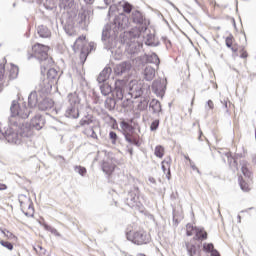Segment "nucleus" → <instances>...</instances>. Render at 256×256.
I'll list each match as a JSON object with an SVG mask.
<instances>
[{
    "label": "nucleus",
    "mask_w": 256,
    "mask_h": 256,
    "mask_svg": "<svg viewBox=\"0 0 256 256\" xmlns=\"http://www.w3.org/2000/svg\"><path fill=\"white\" fill-rule=\"evenodd\" d=\"M28 211L29 212H24V215L26 217H33L34 210L30 199H28Z\"/></svg>",
    "instance_id": "45"
},
{
    "label": "nucleus",
    "mask_w": 256,
    "mask_h": 256,
    "mask_svg": "<svg viewBox=\"0 0 256 256\" xmlns=\"http://www.w3.org/2000/svg\"><path fill=\"white\" fill-rule=\"evenodd\" d=\"M204 249H205L208 253H213V251H215V250H214L213 243L204 244Z\"/></svg>",
    "instance_id": "50"
},
{
    "label": "nucleus",
    "mask_w": 256,
    "mask_h": 256,
    "mask_svg": "<svg viewBox=\"0 0 256 256\" xmlns=\"http://www.w3.org/2000/svg\"><path fill=\"white\" fill-rule=\"evenodd\" d=\"M86 5H93L95 3V0H84Z\"/></svg>",
    "instance_id": "58"
},
{
    "label": "nucleus",
    "mask_w": 256,
    "mask_h": 256,
    "mask_svg": "<svg viewBox=\"0 0 256 256\" xmlns=\"http://www.w3.org/2000/svg\"><path fill=\"white\" fill-rule=\"evenodd\" d=\"M159 129V120H154L150 125V131H157Z\"/></svg>",
    "instance_id": "49"
},
{
    "label": "nucleus",
    "mask_w": 256,
    "mask_h": 256,
    "mask_svg": "<svg viewBox=\"0 0 256 256\" xmlns=\"http://www.w3.org/2000/svg\"><path fill=\"white\" fill-rule=\"evenodd\" d=\"M109 138L111 139L113 145H115V143L117 142V133H115L114 131H111L109 133Z\"/></svg>",
    "instance_id": "52"
},
{
    "label": "nucleus",
    "mask_w": 256,
    "mask_h": 256,
    "mask_svg": "<svg viewBox=\"0 0 256 256\" xmlns=\"http://www.w3.org/2000/svg\"><path fill=\"white\" fill-rule=\"evenodd\" d=\"M238 181L242 191H249V184L243 179V177H239Z\"/></svg>",
    "instance_id": "42"
},
{
    "label": "nucleus",
    "mask_w": 256,
    "mask_h": 256,
    "mask_svg": "<svg viewBox=\"0 0 256 256\" xmlns=\"http://www.w3.org/2000/svg\"><path fill=\"white\" fill-rule=\"evenodd\" d=\"M241 171L244 175V177L246 179H250L251 178V172L249 171V168H247V162H245V160H243L241 163Z\"/></svg>",
    "instance_id": "37"
},
{
    "label": "nucleus",
    "mask_w": 256,
    "mask_h": 256,
    "mask_svg": "<svg viewBox=\"0 0 256 256\" xmlns=\"http://www.w3.org/2000/svg\"><path fill=\"white\" fill-rule=\"evenodd\" d=\"M31 127L36 129V131H41L43 127H45V118L41 115H36L32 120H31Z\"/></svg>",
    "instance_id": "19"
},
{
    "label": "nucleus",
    "mask_w": 256,
    "mask_h": 256,
    "mask_svg": "<svg viewBox=\"0 0 256 256\" xmlns=\"http://www.w3.org/2000/svg\"><path fill=\"white\" fill-rule=\"evenodd\" d=\"M130 36L131 34H129V32H124V34L121 35V43H123V45H126L127 53H129L130 55H136V53H139V46L137 45V43L129 40Z\"/></svg>",
    "instance_id": "10"
},
{
    "label": "nucleus",
    "mask_w": 256,
    "mask_h": 256,
    "mask_svg": "<svg viewBox=\"0 0 256 256\" xmlns=\"http://www.w3.org/2000/svg\"><path fill=\"white\" fill-rule=\"evenodd\" d=\"M164 154H165V149L162 146H156L154 155H156V157H159V159H161Z\"/></svg>",
    "instance_id": "43"
},
{
    "label": "nucleus",
    "mask_w": 256,
    "mask_h": 256,
    "mask_svg": "<svg viewBox=\"0 0 256 256\" xmlns=\"http://www.w3.org/2000/svg\"><path fill=\"white\" fill-rule=\"evenodd\" d=\"M132 20L133 23H136V25H143L145 18L139 10H135L132 12Z\"/></svg>",
    "instance_id": "29"
},
{
    "label": "nucleus",
    "mask_w": 256,
    "mask_h": 256,
    "mask_svg": "<svg viewBox=\"0 0 256 256\" xmlns=\"http://www.w3.org/2000/svg\"><path fill=\"white\" fill-rule=\"evenodd\" d=\"M170 167H171V162H169L167 160L162 161V171H163V173H167V171H168V174H167L168 179H170V175H171Z\"/></svg>",
    "instance_id": "39"
},
{
    "label": "nucleus",
    "mask_w": 256,
    "mask_h": 256,
    "mask_svg": "<svg viewBox=\"0 0 256 256\" xmlns=\"http://www.w3.org/2000/svg\"><path fill=\"white\" fill-rule=\"evenodd\" d=\"M10 126L2 132V139H6L8 143H14L15 145L21 143V137L19 132H17V122L16 120H9Z\"/></svg>",
    "instance_id": "6"
},
{
    "label": "nucleus",
    "mask_w": 256,
    "mask_h": 256,
    "mask_svg": "<svg viewBox=\"0 0 256 256\" xmlns=\"http://www.w3.org/2000/svg\"><path fill=\"white\" fill-rule=\"evenodd\" d=\"M100 91L101 94L104 95V97H107V95L113 93V88L109 85V83H103L100 85Z\"/></svg>",
    "instance_id": "34"
},
{
    "label": "nucleus",
    "mask_w": 256,
    "mask_h": 256,
    "mask_svg": "<svg viewBox=\"0 0 256 256\" xmlns=\"http://www.w3.org/2000/svg\"><path fill=\"white\" fill-rule=\"evenodd\" d=\"M93 17V10L88 8H82L78 14V23L85 29V27H89V23H91V19Z\"/></svg>",
    "instance_id": "11"
},
{
    "label": "nucleus",
    "mask_w": 256,
    "mask_h": 256,
    "mask_svg": "<svg viewBox=\"0 0 256 256\" xmlns=\"http://www.w3.org/2000/svg\"><path fill=\"white\" fill-rule=\"evenodd\" d=\"M189 163H190L191 169H193V171H197V173H199V168H197V166H195V163L191 159H189Z\"/></svg>",
    "instance_id": "55"
},
{
    "label": "nucleus",
    "mask_w": 256,
    "mask_h": 256,
    "mask_svg": "<svg viewBox=\"0 0 256 256\" xmlns=\"http://www.w3.org/2000/svg\"><path fill=\"white\" fill-rule=\"evenodd\" d=\"M233 34H230L229 36L226 37L225 39V43H226V47H228V49H231V47H233Z\"/></svg>",
    "instance_id": "46"
},
{
    "label": "nucleus",
    "mask_w": 256,
    "mask_h": 256,
    "mask_svg": "<svg viewBox=\"0 0 256 256\" xmlns=\"http://www.w3.org/2000/svg\"><path fill=\"white\" fill-rule=\"evenodd\" d=\"M231 51H233V53H237V48H235V47H233V46H231Z\"/></svg>",
    "instance_id": "63"
},
{
    "label": "nucleus",
    "mask_w": 256,
    "mask_h": 256,
    "mask_svg": "<svg viewBox=\"0 0 256 256\" xmlns=\"http://www.w3.org/2000/svg\"><path fill=\"white\" fill-rule=\"evenodd\" d=\"M185 245L189 256L199 255V252L201 251L199 245L191 244L189 242H186Z\"/></svg>",
    "instance_id": "27"
},
{
    "label": "nucleus",
    "mask_w": 256,
    "mask_h": 256,
    "mask_svg": "<svg viewBox=\"0 0 256 256\" xmlns=\"http://www.w3.org/2000/svg\"><path fill=\"white\" fill-rule=\"evenodd\" d=\"M112 69L111 67H105L99 74L97 81L98 83H105L107 79L111 76Z\"/></svg>",
    "instance_id": "23"
},
{
    "label": "nucleus",
    "mask_w": 256,
    "mask_h": 256,
    "mask_svg": "<svg viewBox=\"0 0 256 256\" xmlns=\"http://www.w3.org/2000/svg\"><path fill=\"white\" fill-rule=\"evenodd\" d=\"M37 33L39 37H42V39H49V37H51V30H49L45 25L38 26Z\"/></svg>",
    "instance_id": "26"
},
{
    "label": "nucleus",
    "mask_w": 256,
    "mask_h": 256,
    "mask_svg": "<svg viewBox=\"0 0 256 256\" xmlns=\"http://www.w3.org/2000/svg\"><path fill=\"white\" fill-rule=\"evenodd\" d=\"M226 156L230 165V169H232V171H237V160H235V158H233L231 154H226Z\"/></svg>",
    "instance_id": "40"
},
{
    "label": "nucleus",
    "mask_w": 256,
    "mask_h": 256,
    "mask_svg": "<svg viewBox=\"0 0 256 256\" xmlns=\"http://www.w3.org/2000/svg\"><path fill=\"white\" fill-rule=\"evenodd\" d=\"M113 0H104V3L107 6H109L112 3Z\"/></svg>",
    "instance_id": "60"
},
{
    "label": "nucleus",
    "mask_w": 256,
    "mask_h": 256,
    "mask_svg": "<svg viewBox=\"0 0 256 256\" xmlns=\"http://www.w3.org/2000/svg\"><path fill=\"white\" fill-rule=\"evenodd\" d=\"M60 9H64V11H70L75 7V0H59Z\"/></svg>",
    "instance_id": "28"
},
{
    "label": "nucleus",
    "mask_w": 256,
    "mask_h": 256,
    "mask_svg": "<svg viewBox=\"0 0 256 256\" xmlns=\"http://www.w3.org/2000/svg\"><path fill=\"white\" fill-rule=\"evenodd\" d=\"M46 81H49L52 84H56L59 81V72H57L54 68H50L47 71Z\"/></svg>",
    "instance_id": "22"
},
{
    "label": "nucleus",
    "mask_w": 256,
    "mask_h": 256,
    "mask_svg": "<svg viewBox=\"0 0 256 256\" xmlns=\"http://www.w3.org/2000/svg\"><path fill=\"white\" fill-rule=\"evenodd\" d=\"M195 235L197 241H205L207 239V232L203 228L195 227Z\"/></svg>",
    "instance_id": "31"
},
{
    "label": "nucleus",
    "mask_w": 256,
    "mask_h": 256,
    "mask_svg": "<svg viewBox=\"0 0 256 256\" xmlns=\"http://www.w3.org/2000/svg\"><path fill=\"white\" fill-rule=\"evenodd\" d=\"M4 77H5V65L0 64V81H3Z\"/></svg>",
    "instance_id": "53"
},
{
    "label": "nucleus",
    "mask_w": 256,
    "mask_h": 256,
    "mask_svg": "<svg viewBox=\"0 0 256 256\" xmlns=\"http://www.w3.org/2000/svg\"><path fill=\"white\" fill-rule=\"evenodd\" d=\"M124 137L127 143H130V145H135L136 147H140L141 143H139V140H137V138L133 136V133L126 134Z\"/></svg>",
    "instance_id": "35"
},
{
    "label": "nucleus",
    "mask_w": 256,
    "mask_h": 256,
    "mask_svg": "<svg viewBox=\"0 0 256 256\" xmlns=\"http://www.w3.org/2000/svg\"><path fill=\"white\" fill-rule=\"evenodd\" d=\"M17 133L20 137V139L22 137H31L32 135V131H31V125L30 124H27V123H23V121L21 122H17Z\"/></svg>",
    "instance_id": "16"
},
{
    "label": "nucleus",
    "mask_w": 256,
    "mask_h": 256,
    "mask_svg": "<svg viewBox=\"0 0 256 256\" xmlns=\"http://www.w3.org/2000/svg\"><path fill=\"white\" fill-rule=\"evenodd\" d=\"M11 117L9 121H15V117H18L22 121L28 119L31 115V109L27 107V103L21 100H13L10 106Z\"/></svg>",
    "instance_id": "4"
},
{
    "label": "nucleus",
    "mask_w": 256,
    "mask_h": 256,
    "mask_svg": "<svg viewBox=\"0 0 256 256\" xmlns=\"http://www.w3.org/2000/svg\"><path fill=\"white\" fill-rule=\"evenodd\" d=\"M143 77L145 81H153L155 79V68L146 66L143 70Z\"/></svg>",
    "instance_id": "24"
},
{
    "label": "nucleus",
    "mask_w": 256,
    "mask_h": 256,
    "mask_svg": "<svg viewBox=\"0 0 256 256\" xmlns=\"http://www.w3.org/2000/svg\"><path fill=\"white\" fill-rule=\"evenodd\" d=\"M0 244L2 245V247H5L9 251H13V244L11 242L1 240Z\"/></svg>",
    "instance_id": "48"
},
{
    "label": "nucleus",
    "mask_w": 256,
    "mask_h": 256,
    "mask_svg": "<svg viewBox=\"0 0 256 256\" xmlns=\"http://www.w3.org/2000/svg\"><path fill=\"white\" fill-rule=\"evenodd\" d=\"M127 239L135 245H146V243H149L150 238L149 235H147V232L140 230L127 233Z\"/></svg>",
    "instance_id": "9"
},
{
    "label": "nucleus",
    "mask_w": 256,
    "mask_h": 256,
    "mask_svg": "<svg viewBox=\"0 0 256 256\" xmlns=\"http://www.w3.org/2000/svg\"><path fill=\"white\" fill-rule=\"evenodd\" d=\"M53 82H50L47 79L40 81V83L36 87V93L38 95H48L51 93V89H53Z\"/></svg>",
    "instance_id": "13"
},
{
    "label": "nucleus",
    "mask_w": 256,
    "mask_h": 256,
    "mask_svg": "<svg viewBox=\"0 0 256 256\" xmlns=\"http://www.w3.org/2000/svg\"><path fill=\"white\" fill-rule=\"evenodd\" d=\"M74 171L75 173H78V175H81V177H85V175H87V169L83 166H75Z\"/></svg>",
    "instance_id": "41"
},
{
    "label": "nucleus",
    "mask_w": 256,
    "mask_h": 256,
    "mask_svg": "<svg viewBox=\"0 0 256 256\" xmlns=\"http://www.w3.org/2000/svg\"><path fill=\"white\" fill-rule=\"evenodd\" d=\"M116 105L117 101H115L114 98L109 97L105 100V108L108 109V111H113Z\"/></svg>",
    "instance_id": "36"
},
{
    "label": "nucleus",
    "mask_w": 256,
    "mask_h": 256,
    "mask_svg": "<svg viewBox=\"0 0 256 256\" xmlns=\"http://www.w3.org/2000/svg\"><path fill=\"white\" fill-rule=\"evenodd\" d=\"M0 231L4 235V237H7V239L13 238V233L9 232L8 230L0 229Z\"/></svg>",
    "instance_id": "51"
},
{
    "label": "nucleus",
    "mask_w": 256,
    "mask_h": 256,
    "mask_svg": "<svg viewBox=\"0 0 256 256\" xmlns=\"http://www.w3.org/2000/svg\"><path fill=\"white\" fill-rule=\"evenodd\" d=\"M68 103L70 107H79L81 103V98L77 92L68 94Z\"/></svg>",
    "instance_id": "21"
},
{
    "label": "nucleus",
    "mask_w": 256,
    "mask_h": 256,
    "mask_svg": "<svg viewBox=\"0 0 256 256\" xmlns=\"http://www.w3.org/2000/svg\"><path fill=\"white\" fill-rule=\"evenodd\" d=\"M129 27V17L125 14H119L114 18L112 24H106L102 30V43L104 44V49L111 51L117 47V36L119 31L127 29Z\"/></svg>",
    "instance_id": "1"
},
{
    "label": "nucleus",
    "mask_w": 256,
    "mask_h": 256,
    "mask_svg": "<svg viewBox=\"0 0 256 256\" xmlns=\"http://www.w3.org/2000/svg\"><path fill=\"white\" fill-rule=\"evenodd\" d=\"M65 116L68 117L69 119L79 118V107H77V106L68 107L65 112Z\"/></svg>",
    "instance_id": "25"
},
{
    "label": "nucleus",
    "mask_w": 256,
    "mask_h": 256,
    "mask_svg": "<svg viewBox=\"0 0 256 256\" xmlns=\"http://www.w3.org/2000/svg\"><path fill=\"white\" fill-rule=\"evenodd\" d=\"M125 89H127V86H125V81L118 80L115 83V89H114V95L118 101H123V98L126 97L127 94H125Z\"/></svg>",
    "instance_id": "14"
},
{
    "label": "nucleus",
    "mask_w": 256,
    "mask_h": 256,
    "mask_svg": "<svg viewBox=\"0 0 256 256\" xmlns=\"http://www.w3.org/2000/svg\"><path fill=\"white\" fill-rule=\"evenodd\" d=\"M20 207H21V209H25V203L20 201Z\"/></svg>",
    "instance_id": "62"
},
{
    "label": "nucleus",
    "mask_w": 256,
    "mask_h": 256,
    "mask_svg": "<svg viewBox=\"0 0 256 256\" xmlns=\"http://www.w3.org/2000/svg\"><path fill=\"white\" fill-rule=\"evenodd\" d=\"M126 205H128V207H131V209L143 212V204L139 200V187L134 186L128 192V195L126 197Z\"/></svg>",
    "instance_id": "7"
},
{
    "label": "nucleus",
    "mask_w": 256,
    "mask_h": 256,
    "mask_svg": "<svg viewBox=\"0 0 256 256\" xmlns=\"http://www.w3.org/2000/svg\"><path fill=\"white\" fill-rule=\"evenodd\" d=\"M147 63H152L153 65H156V67H159V64L161 61L159 60V56L157 54L152 53L146 56Z\"/></svg>",
    "instance_id": "32"
},
{
    "label": "nucleus",
    "mask_w": 256,
    "mask_h": 256,
    "mask_svg": "<svg viewBox=\"0 0 256 256\" xmlns=\"http://www.w3.org/2000/svg\"><path fill=\"white\" fill-rule=\"evenodd\" d=\"M7 189V185L0 183V191H5Z\"/></svg>",
    "instance_id": "57"
},
{
    "label": "nucleus",
    "mask_w": 256,
    "mask_h": 256,
    "mask_svg": "<svg viewBox=\"0 0 256 256\" xmlns=\"http://www.w3.org/2000/svg\"><path fill=\"white\" fill-rule=\"evenodd\" d=\"M129 91L126 95V101H130L131 99H139L141 95H143V89L141 88L140 84H137L135 82H131L129 84Z\"/></svg>",
    "instance_id": "12"
},
{
    "label": "nucleus",
    "mask_w": 256,
    "mask_h": 256,
    "mask_svg": "<svg viewBox=\"0 0 256 256\" xmlns=\"http://www.w3.org/2000/svg\"><path fill=\"white\" fill-rule=\"evenodd\" d=\"M212 256H221V254H219V251L213 250Z\"/></svg>",
    "instance_id": "59"
},
{
    "label": "nucleus",
    "mask_w": 256,
    "mask_h": 256,
    "mask_svg": "<svg viewBox=\"0 0 256 256\" xmlns=\"http://www.w3.org/2000/svg\"><path fill=\"white\" fill-rule=\"evenodd\" d=\"M129 71H131V63L129 62H122L114 68V73L118 77H127V75H129Z\"/></svg>",
    "instance_id": "15"
},
{
    "label": "nucleus",
    "mask_w": 256,
    "mask_h": 256,
    "mask_svg": "<svg viewBox=\"0 0 256 256\" xmlns=\"http://www.w3.org/2000/svg\"><path fill=\"white\" fill-rule=\"evenodd\" d=\"M19 75V68L17 66H12L10 70V79H17Z\"/></svg>",
    "instance_id": "44"
},
{
    "label": "nucleus",
    "mask_w": 256,
    "mask_h": 256,
    "mask_svg": "<svg viewBox=\"0 0 256 256\" xmlns=\"http://www.w3.org/2000/svg\"><path fill=\"white\" fill-rule=\"evenodd\" d=\"M240 57H241L242 59H247V57H248L247 51L242 50Z\"/></svg>",
    "instance_id": "56"
},
{
    "label": "nucleus",
    "mask_w": 256,
    "mask_h": 256,
    "mask_svg": "<svg viewBox=\"0 0 256 256\" xmlns=\"http://www.w3.org/2000/svg\"><path fill=\"white\" fill-rule=\"evenodd\" d=\"M215 104L213 103V100H208L206 105H205V109H214Z\"/></svg>",
    "instance_id": "54"
},
{
    "label": "nucleus",
    "mask_w": 256,
    "mask_h": 256,
    "mask_svg": "<svg viewBox=\"0 0 256 256\" xmlns=\"http://www.w3.org/2000/svg\"><path fill=\"white\" fill-rule=\"evenodd\" d=\"M149 111L153 113V115H159V113L162 111L161 102H159L157 99L151 100L149 104Z\"/></svg>",
    "instance_id": "20"
},
{
    "label": "nucleus",
    "mask_w": 256,
    "mask_h": 256,
    "mask_svg": "<svg viewBox=\"0 0 256 256\" xmlns=\"http://www.w3.org/2000/svg\"><path fill=\"white\" fill-rule=\"evenodd\" d=\"M193 233H195V227H193V225L191 224H187L186 225V234L188 237H191V235H193Z\"/></svg>",
    "instance_id": "47"
},
{
    "label": "nucleus",
    "mask_w": 256,
    "mask_h": 256,
    "mask_svg": "<svg viewBox=\"0 0 256 256\" xmlns=\"http://www.w3.org/2000/svg\"><path fill=\"white\" fill-rule=\"evenodd\" d=\"M145 45H148V47H157L159 42H155V35L147 34L145 37Z\"/></svg>",
    "instance_id": "33"
},
{
    "label": "nucleus",
    "mask_w": 256,
    "mask_h": 256,
    "mask_svg": "<svg viewBox=\"0 0 256 256\" xmlns=\"http://www.w3.org/2000/svg\"><path fill=\"white\" fill-rule=\"evenodd\" d=\"M170 5H172V7H173L178 13H181V11L179 10V8H177V6H175V4L170 3Z\"/></svg>",
    "instance_id": "61"
},
{
    "label": "nucleus",
    "mask_w": 256,
    "mask_h": 256,
    "mask_svg": "<svg viewBox=\"0 0 256 256\" xmlns=\"http://www.w3.org/2000/svg\"><path fill=\"white\" fill-rule=\"evenodd\" d=\"M119 5L122 7L124 13H131V11H133V5L127 1H121L119 2Z\"/></svg>",
    "instance_id": "38"
},
{
    "label": "nucleus",
    "mask_w": 256,
    "mask_h": 256,
    "mask_svg": "<svg viewBox=\"0 0 256 256\" xmlns=\"http://www.w3.org/2000/svg\"><path fill=\"white\" fill-rule=\"evenodd\" d=\"M32 50L34 51V54L29 56L28 59H31V57L38 59V61L41 62V73L45 74L47 69L45 68V65H51V63H53V60L49 58V46L36 44L32 47Z\"/></svg>",
    "instance_id": "3"
},
{
    "label": "nucleus",
    "mask_w": 256,
    "mask_h": 256,
    "mask_svg": "<svg viewBox=\"0 0 256 256\" xmlns=\"http://www.w3.org/2000/svg\"><path fill=\"white\" fill-rule=\"evenodd\" d=\"M120 127L122 129V133H123L124 136L125 135H131V133H133V131H134L133 125H131L127 121H122L120 123Z\"/></svg>",
    "instance_id": "30"
},
{
    "label": "nucleus",
    "mask_w": 256,
    "mask_h": 256,
    "mask_svg": "<svg viewBox=\"0 0 256 256\" xmlns=\"http://www.w3.org/2000/svg\"><path fill=\"white\" fill-rule=\"evenodd\" d=\"M102 171L106 173V175H111V173L115 171V161L113 158L106 156L102 163Z\"/></svg>",
    "instance_id": "17"
},
{
    "label": "nucleus",
    "mask_w": 256,
    "mask_h": 256,
    "mask_svg": "<svg viewBox=\"0 0 256 256\" xmlns=\"http://www.w3.org/2000/svg\"><path fill=\"white\" fill-rule=\"evenodd\" d=\"M29 107H38L40 111L53 109V100L47 98V95H39L37 91H32L28 96Z\"/></svg>",
    "instance_id": "2"
},
{
    "label": "nucleus",
    "mask_w": 256,
    "mask_h": 256,
    "mask_svg": "<svg viewBox=\"0 0 256 256\" xmlns=\"http://www.w3.org/2000/svg\"><path fill=\"white\" fill-rule=\"evenodd\" d=\"M152 90L155 93V95H157V97H163V95H165V80H155L152 83Z\"/></svg>",
    "instance_id": "18"
},
{
    "label": "nucleus",
    "mask_w": 256,
    "mask_h": 256,
    "mask_svg": "<svg viewBox=\"0 0 256 256\" xmlns=\"http://www.w3.org/2000/svg\"><path fill=\"white\" fill-rule=\"evenodd\" d=\"M85 37H79L73 45L74 51H80L81 52V58L84 57V59H87V56L89 55V51H93L95 49V44L93 42H90L88 44L90 50L88 47L85 46Z\"/></svg>",
    "instance_id": "8"
},
{
    "label": "nucleus",
    "mask_w": 256,
    "mask_h": 256,
    "mask_svg": "<svg viewBox=\"0 0 256 256\" xmlns=\"http://www.w3.org/2000/svg\"><path fill=\"white\" fill-rule=\"evenodd\" d=\"M50 231L51 233H57V229H54V228L50 229Z\"/></svg>",
    "instance_id": "64"
},
{
    "label": "nucleus",
    "mask_w": 256,
    "mask_h": 256,
    "mask_svg": "<svg viewBox=\"0 0 256 256\" xmlns=\"http://www.w3.org/2000/svg\"><path fill=\"white\" fill-rule=\"evenodd\" d=\"M76 127H81L83 129L84 135L91 137V139H97V122L91 116H84L80 121L79 125Z\"/></svg>",
    "instance_id": "5"
}]
</instances>
